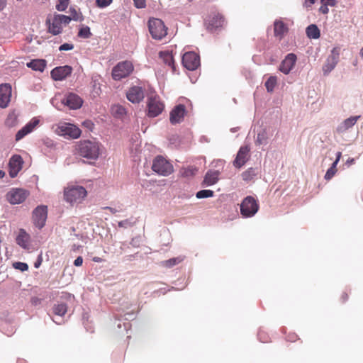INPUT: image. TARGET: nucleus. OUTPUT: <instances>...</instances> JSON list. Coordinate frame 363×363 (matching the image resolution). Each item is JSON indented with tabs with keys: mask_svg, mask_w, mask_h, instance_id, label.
Listing matches in <instances>:
<instances>
[{
	"mask_svg": "<svg viewBox=\"0 0 363 363\" xmlns=\"http://www.w3.org/2000/svg\"><path fill=\"white\" fill-rule=\"evenodd\" d=\"M104 146L96 140L80 141L77 146V152L79 156L89 160L95 161L103 153Z\"/></svg>",
	"mask_w": 363,
	"mask_h": 363,
	"instance_id": "f257e3e1",
	"label": "nucleus"
},
{
	"mask_svg": "<svg viewBox=\"0 0 363 363\" xmlns=\"http://www.w3.org/2000/svg\"><path fill=\"white\" fill-rule=\"evenodd\" d=\"M86 194V190L78 185L68 186L64 191L65 199L71 204L81 203Z\"/></svg>",
	"mask_w": 363,
	"mask_h": 363,
	"instance_id": "f03ea898",
	"label": "nucleus"
},
{
	"mask_svg": "<svg viewBox=\"0 0 363 363\" xmlns=\"http://www.w3.org/2000/svg\"><path fill=\"white\" fill-rule=\"evenodd\" d=\"M52 129L56 134L67 139H76L79 138L81 135V130L79 128L68 123H60L53 125Z\"/></svg>",
	"mask_w": 363,
	"mask_h": 363,
	"instance_id": "7ed1b4c3",
	"label": "nucleus"
},
{
	"mask_svg": "<svg viewBox=\"0 0 363 363\" xmlns=\"http://www.w3.org/2000/svg\"><path fill=\"white\" fill-rule=\"evenodd\" d=\"M149 31L155 40H162L167 34V28L159 18H150L148 21Z\"/></svg>",
	"mask_w": 363,
	"mask_h": 363,
	"instance_id": "20e7f679",
	"label": "nucleus"
},
{
	"mask_svg": "<svg viewBox=\"0 0 363 363\" xmlns=\"http://www.w3.org/2000/svg\"><path fill=\"white\" fill-rule=\"evenodd\" d=\"M152 170L162 176H168L174 171L173 165L162 156L156 157L152 162Z\"/></svg>",
	"mask_w": 363,
	"mask_h": 363,
	"instance_id": "39448f33",
	"label": "nucleus"
},
{
	"mask_svg": "<svg viewBox=\"0 0 363 363\" xmlns=\"http://www.w3.org/2000/svg\"><path fill=\"white\" fill-rule=\"evenodd\" d=\"M259 209L256 200L252 196H247L240 204V213L245 218H250L255 215Z\"/></svg>",
	"mask_w": 363,
	"mask_h": 363,
	"instance_id": "423d86ee",
	"label": "nucleus"
},
{
	"mask_svg": "<svg viewBox=\"0 0 363 363\" xmlns=\"http://www.w3.org/2000/svg\"><path fill=\"white\" fill-rule=\"evenodd\" d=\"M133 65L130 61H123L117 64L112 70V77L115 80H120L130 74Z\"/></svg>",
	"mask_w": 363,
	"mask_h": 363,
	"instance_id": "0eeeda50",
	"label": "nucleus"
},
{
	"mask_svg": "<svg viewBox=\"0 0 363 363\" xmlns=\"http://www.w3.org/2000/svg\"><path fill=\"white\" fill-rule=\"evenodd\" d=\"M340 57V48L337 47L334 48L330 54L327 57L325 64L322 67L323 74L328 75L337 66Z\"/></svg>",
	"mask_w": 363,
	"mask_h": 363,
	"instance_id": "6e6552de",
	"label": "nucleus"
},
{
	"mask_svg": "<svg viewBox=\"0 0 363 363\" xmlns=\"http://www.w3.org/2000/svg\"><path fill=\"white\" fill-rule=\"evenodd\" d=\"M48 218V207L45 205L38 206L33 211L32 218L34 225L41 229L45 225Z\"/></svg>",
	"mask_w": 363,
	"mask_h": 363,
	"instance_id": "1a4fd4ad",
	"label": "nucleus"
},
{
	"mask_svg": "<svg viewBox=\"0 0 363 363\" xmlns=\"http://www.w3.org/2000/svg\"><path fill=\"white\" fill-rule=\"evenodd\" d=\"M164 105L159 96H154L148 98L147 100V116L149 117H156L159 116L164 110Z\"/></svg>",
	"mask_w": 363,
	"mask_h": 363,
	"instance_id": "9d476101",
	"label": "nucleus"
},
{
	"mask_svg": "<svg viewBox=\"0 0 363 363\" xmlns=\"http://www.w3.org/2000/svg\"><path fill=\"white\" fill-rule=\"evenodd\" d=\"M28 192L23 189H11L6 194V199L11 204H19L23 203L27 196Z\"/></svg>",
	"mask_w": 363,
	"mask_h": 363,
	"instance_id": "9b49d317",
	"label": "nucleus"
},
{
	"mask_svg": "<svg viewBox=\"0 0 363 363\" xmlns=\"http://www.w3.org/2000/svg\"><path fill=\"white\" fill-rule=\"evenodd\" d=\"M182 64L189 70H195L200 65L199 56L194 52H187L182 57Z\"/></svg>",
	"mask_w": 363,
	"mask_h": 363,
	"instance_id": "f8f14e48",
	"label": "nucleus"
},
{
	"mask_svg": "<svg viewBox=\"0 0 363 363\" xmlns=\"http://www.w3.org/2000/svg\"><path fill=\"white\" fill-rule=\"evenodd\" d=\"M250 158V147L247 145L242 146L239 149L236 157L233 161V165L236 168L242 167Z\"/></svg>",
	"mask_w": 363,
	"mask_h": 363,
	"instance_id": "ddd939ff",
	"label": "nucleus"
},
{
	"mask_svg": "<svg viewBox=\"0 0 363 363\" xmlns=\"http://www.w3.org/2000/svg\"><path fill=\"white\" fill-rule=\"evenodd\" d=\"M23 159L20 155H15L12 156L9 160V175L11 178L17 176L18 173L22 169Z\"/></svg>",
	"mask_w": 363,
	"mask_h": 363,
	"instance_id": "4468645a",
	"label": "nucleus"
},
{
	"mask_svg": "<svg viewBox=\"0 0 363 363\" xmlns=\"http://www.w3.org/2000/svg\"><path fill=\"white\" fill-rule=\"evenodd\" d=\"M297 57L294 53L288 54L281 62L279 70L284 74H288L294 68Z\"/></svg>",
	"mask_w": 363,
	"mask_h": 363,
	"instance_id": "2eb2a0df",
	"label": "nucleus"
},
{
	"mask_svg": "<svg viewBox=\"0 0 363 363\" xmlns=\"http://www.w3.org/2000/svg\"><path fill=\"white\" fill-rule=\"evenodd\" d=\"M361 118V116H350L343 120L336 128V132L342 134L350 130Z\"/></svg>",
	"mask_w": 363,
	"mask_h": 363,
	"instance_id": "dca6fc26",
	"label": "nucleus"
},
{
	"mask_svg": "<svg viewBox=\"0 0 363 363\" xmlns=\"http://www.w3.org/2000/svg\"><path fill=\"white\" fill-rule=\"evenodd\" d=\"M185 114V106L182 104L177 105L170 112V123L173 125L181 123L183 121Z\"/></svg>",
	"mask_w": 363,
	"mask_h": 363,
	"instance_id": "f3484780",
	"label": "nucleus"
},
{
	"mask_svg": "<svg viewBox=\"0 0 363 363\" xmlns=\"http://www.w3.org/2000/svg\"><path fill=\"white\" fill-rule=\"evenodd\" d=\"M72 68L70 66L65 65L57 67L51 71V77L55 81H61L70 75Z\"/></svg>",
	"mask_w": 363,
	"mask_h": 363,
	"instance_id": "a211bd4d",
	"label": "nucleus"
},
{
	"mask_svg": "<svg viewBox=\"0 0 363 363\" xmlns=\"http://www.w3.org/2000/svg\"><path fill=\"white\" fill-rule=\"evenodd\" d=\"M127 99L133 104H138L144 99V91L142 87L134 86L126 94Z\"/></svg>",
	"mask_w": 363,
	"mask_h": 363,
	"instance_id": "6ab92c4d",
	"label": "nucleus"
},
{
	"mask_svg": "<svg viewBox=\"0 0 363 363\" xmlns=\"http://www.w3.org/2000/svg\"><path fill=\"white\" fill-rule=\"evenodd\" d=\"M11 96V86L9 84L0 85V107L6 108L10 102Z\"/></svg>",
	"mask_w": 363,
	"mask_h": 363,
	"instance_id": "aec40b11",
	"label": "nucleus"
},
{
	"mask_svg": "<svg viewBox=\"0 0 363 363\" xmlns=\"http://www.w3.org/2000/svg\"><path fill=\"white\" fill-rule=\"evenodd\" d=\"M62 103L70 109H78L82 106L83 101L77 94L69 93L63 99Z\"/></svg>",
	"mask_w": 363,
	"mask_h": 363,
	"instance_id": "412c9836",
	"label": "nucleus"
},
{
	"mask_svg": "<svg viewBox=\"0 0 363 363\" xmlns=\"http://www.w3.org/2000/svg\"><path fill=\"white\" fill-rule=\"evenodd\" d=\"M39 119L33 118L24 127L19 130L16 135V140L18 141L23 138L28 133H31L39 124Z\"/></svg>",
	"mask_w": 363,
	"mask_h": 363,
	"instance_id": "4be33fe9",
	"label": "nucleus"
},
{
	"mask_svg": "<svg viewBox=\"0 0 363 363\" xmlns=\"http://www.w3.org/2000/svg\"><path fill=\"white\" fill-rule=\"evenodd\" d=\"M16 244L24 250H30V235L23 228H21L16 238Z\"/></svg>",
	"mask_w": 363,
	"mask_h": 363,
	"instance_id": "5701e85b",
	"label": "nucleus"
},
{
	"mask_svg": "<svg viewBox=\"0 0 363 363\" xmlns=\"http://www.w3.org/2000/svg\"><path fill=\"white\" fill-rule=\"evenodd\" d=\"M57 13L54 15L52 19L47 20V24L48 25V32L54 35L60 34L62 32V26L60 23Z\"/></svg>",
	"mask_w": 363,
	"mask_h": 363,
	"instance_id": "b1692460",
	"label": "nucleus"
},
{
	"mask_svg": "<svg viewBox=\"0 0 363 363\" xmlns=\"http://www.w3.org/2000/svg\"><path fill=\"white\" fill-rule=\"evenodd\" d=\"M225 20L220 13L214 14L206 21L207 28L210 30H214L224 26Z\"/></svg>",
	"mask_w": 363,
	"mask_h": 363,
	"instance_id": "393cba45",
	"label": "nucleus"
},
{
	"mask_svg": "<svg viewBox=\"0 0 363 363\" xmlns=\"http://www.w3.org/2000/svg\"><path fill=\"white\" fill-rule=\"evenodd\" d=\"M288 28L286 24L279 20H276L274 23V35L279 40H281L284 35L287 33Z\"/></svg>",
	"mask_w": 363,
	"mask_h": 363,
	"instance_id": "a878e982",
	"label": "nucleus"
},
{
	"mask_svg": "<svg viewBox=\"0 0 363 363\" xmlns=\"http://www.w3.org/2000/svg\"><path fill=\"white\" fill-rule=\"evenodd\" d=\"M27 67L35 71L43 72L46 67V61L40 59L33 60L27 63Z\"/></svg>",
	"mask_w": 363,
	"mask_h": 363,
	"instance_id": "bb28decb",
	"label": "nucleus"
},
{
	"mask_svg": "<svg viewBox=\"0 0 363 363\" xmlns=\"http://www.w3.org/2000/svg\"><path fill=\"white\" fill-rule=\"evenodd\" d=\"M218 171L208 172L204 177L203 184L206 186H212L215 184L218 180Z\"/></svg>",
	"mask_w": 363,
	"mask_h": 363,
	"instance_id": "cd10ccee",
	"label": "nucleus"
},
{
	"mask_svg": "<svg viewBox=\"0 0 363 363\" xmlns=\"http://www.w3.org/2000/svg\"><path fill=\"white\" fill-rule=\"evenodd\" d=\"M341 155H342V153L340 152H337L336 160L333 162L331 167L327 170V172L325 174V179L326 180H330L335 174V173L337 172L336 167L340 160Z\"/></svg>",
	"mask_w": 363,
	"mask_h": 363,
	"instance_id": "c85d7f7f",
	"label": "nucleus"
},
{
	"mask_svg": "<svg viewBox=\"0 0 363 363\" xmlns=\"http://www.w3.org/2000/svg\"><path fill=\"white\" fill-rule=\"evenodd\" d=\"M306 33L307 36L311 39H318L320 35V30L315 24H311L306 28Z\"/></svg>",
	"mask_w": 363,
	"mask_h": 363,
	"instance_id": "c756f323",
	"label": "nucleus"
},
{
	"mask_svg": "<svg viewBox=\"0 0 363 363\" xmlns=\"http://www.w3.org/2000/svg\"><path fill=\"white\" fill-rule=\"evenodd\" d=\"M159 55L166 65L174 68V60L172 54L167 51H161L160 52Z\"/></svg>",
	"mask_w": 363,
	"mask_h": 363,
	"instance_id": "7c9ffc66",
	"label": "nucleus"
},
{
	"mask_svg": "<svg viewBox=\"0 0 363 363\" xmlns=\"http://www.w3.org/2000/svg\"><path fill=\"white\" fill-rule=\"evenodd\" d=\"M67 311V306L65 303H58L54 306L53 313L55 315L62 317Z\"/></svg>",
	"mask_w": 363,
	"mask_h": 363,
	"instance_id": "2f4dec72",
	"label": "nucleus"
},
{
	"mask_svg": "<svg viewBox=\"0 0 363 363\" xmlns=\"http://www.w3.org/2000/svg\"><path fill=\"white\" fill-rule=\"evenodd\" d=\"M267 133L264 129L261 130L258 133L256 139L257 145H266L267 143Z\"/></svg>",
	"mask_w": 363,
	"mask_h": 363,
	"instance_id": "473e14b6",
	"label": "nucleus"
},
{
	"mask_svg": "<svg viewBox=\"0 0 363 363\" xmlns=\"http://www.w3.org/2000/svg\"><path fill=\"white\" fill-rule=\"evenodd\" d=\"M111 112L116 117L118 118H121L126 113L125 108L119 104L113 105L111 107Z\"/></svg>",
	"mask_w": 363,
	"mask_h": 363,
	"instance_id": "72a5a7b5",
	"label": "nucleus"
},
{
	"mask_svg": "<svg viewBox=\"0 0 363 363\" xmlns=\"http://www.w3.org/2000/svg\"><path fill=\"white\" fill-rule=\"evenodd\" d=\"M69 13H70V18L72 20L75 21H82L84 20V16L82 14L81 12H79L78 10H77L75 8L70 7L69 8Z\"/></svg>",
	"mask_w": 363,
	"mask_h": 363,
	"instance_id": "f704fd0d",
	"label": "nucleus"
},
{
	"mask_svg": "<svg viewBox=\"0 0 363 363\" xmlns=\"http://www.w3.org/2000/svg\"><path fill=\"white\" fill-rule=\"evenodd\" d=\"M256 175L255 170L253 168H249L242 174V178L245 182L251 181Z\"/></svg>",
	"mask_w": 363,
	"mask_h": 363,
	"instance_id": "c9c22d12",
	"label": "nucleus"
},
{
	"mask_svg": "<svg viewBox=\"0 0 363 363\" xmlns=\"http://www.w3.org/2000/svg\"><path fill=\"white\" fill-rule=\"evenodd\" d=\"M277 84V77L272 76L265 82V87L268 92H272Z\"/></svg>",
	"mask_w": 363,
	"mask_h": 363,
	"instance_id": "e433bc0d",
	"label": "nucleus"
},
{
	"mask_svg": "<svg viewBox=\"0 0 363 363\" xmlns=\"http://www.w3.org/2000/svg\"><path fill=\"white\" fill-rule=\"evenodd\" d=\"M213 195H214L213 191L209 190V189H204V190L199 191L196 193V196L197 199H201L213 197Z\"/></svg>",
	"mask_w": 363,
	"mask_h": 363,
	"instance_id": "4c0bfd02",
	"label": "nucleus"
},
{
	"mask_svg": "<svg viewBox=\"0 0 363 363\" xmlns=\"http://www.w3.org/2000/svg\"><path fill=\"white\" fill-rule=\"evenodd\" d=\"M183 260V258L178 257H174L171 258L168 260H165L162 262L163 266L170 268L173 266L180 263Z\"/></svg>",
	"mask_w": 363,
	"mask_h": 363,
	"instance_id": "58836bf2",
	"label": "nucleus"
},
{
	"mask_svg": "<svg viewBox=\"0 0 363 363\" xmlns=\"http://www.w3.org/2000/svg\"><path fill=\"white\" fill-rule=\"evenodd\" d=\"M91 35L90 28L89 26H82L78 33V36L82 38H89Z\"/></svg>",
	"mask_w": 363,
	"mask_h": 363,
	"instance_id": "ea45409f",
	"label": "nucleus"
},
{
	"mask_svg": "<svg viewBox=\"0 0 363 363\" xmlns=\"http://www.w3.org/2000/svg\"><path fill=\"white\" fill-rule=\"evenodd\" d=\"M197 172V169L196 167H189L186 169H184L182 172V175L184 177H189L194 176Z\"/></svg>",
	"mask_w": 363,
	"mask_h": 363,
	"instance_id": "a19ab883",
	"label": "nucleus"
},
{
	"mask_svg": "<svg viewBox=\"0 0 363 363\" xmlns=\"http://www.w3.org/2000/svg\"><path fill=\"white\" fill-rule=\"evenodd\" d=\"M69 0H59L58 4L56 5V9L59 11H64L66 10L69 5Z\"/></svg>",
	"mask_w": 363,
	"mask_h": 363,
	"instance_id": "79ce46f5",
	"label": "nucleus"
},
{
	"mask_svg": "<svg viewBox=\"0 0 363 363\" xmlns=\"http://www.w3.org/2000/svg\"><path fill=\"white\" fill-rule=\"evenodd\" d=\"M13 267L16 269H19L21 272H24L28 270V266L26 263L21 262H16L13 264Z\"/></svg>",
	"mask_w": 363,
	"mask_h": 363,
	"instance_id": "37998d69",
	"label": "nucleus"
},
{
	"mask_svg": "<svg viewBox=\"0 0 363 363\" xmlns=\"http://www.w3.org/2000/svg\"><path fill=\"white\" fill-rule=\"evenodd\" d=\"M58 18L60 19V23L62 25H67L72 21L69 16L63 15V14H57Z\"/></svg>",
	"mask_w": 363,
	"mask_h": 363,
	"instance_id": "c03bdc74",
	"label": "nucleus"
},
{
	"mask_svg": "<svg viewBox=\"0 0 363 363\" xmlns=\"http://www.w3.org/2000/svg\"><path fill=\"white\" fill-rule=\"evenodd\" d=\"M112 2V0H96V4L99 8H105L109 6Z\"/></svg>",
	"mask_w": 363,
	"mask_h": 363,
	"instance_id": "a18cd8bd",
	"label": "nucleus"
},
{
	"mask_svg": "<svg viewBox=\"0 0 363 363\" xmlns=\"http://www.w3.org/2000/svg\"><path fill=\"white\" fill-rule=\"evenodd\" d=\"M134 5L138 9H143L146 6L145 0H133Z\"/></svg>",
	"mask_w": 363,
	"mask_h": 363,
	"instance_id": "49530a36",
	"label": "nucleus"
},
{
	"mask_svg": "<svg viewBox=\"0 0 363 363\" xmlns=\"http://www.w3.org/2000/svg\"><path fill=\"white\" fill-rule=\"evenodd\" d=\"M74 48V45L70 43H64L61 45L59 48V50L60 51H67V50H71Z\"/></svg>",
	"mask_w": 363,
	"mask_h": 363,
	"instance_id": "de8ad7c7",
	"label": "nucleus"
},
{
	"mask_svg": "<svg viewBox=\"0 0 363 363\" xmlns=\"http://www.w3.org/2000/svg\"><path fill=\"white\" fill-rule=\"evenodd\" d=\"M131 225V223L128 220H123L118 222V226L121 228H128Z\"/></svg>",
	"mask_w": 363,
	"mask_h": 363,
	"instance_id": "09e8293b",
	"label": "nucleus"
},
{
	"mask_svg": "<svg viewBox=\"0 0 363 363\" xmlns=\"http://www.w3.org/2000/svg\"><path fill=\"white\" fill-rule=\"evenodd\" d=\"M322 4H325L328 6H335L337 4L336 0H320Z\"/></svg>",
	"mask_w": 363,
	"mask_h": 363,
	"instance_id": "8fccbe9b",
	"label": "nucleus"
},
{
	"mask_svg": "<svg viewBox=\"0 0 363 363\" xmlns=\"http://www.w3.org/2000/svg\"><path fill=\"white\" fill-rule=\"evenodd\" d=\"M319 11L320 13L323 14H327L329 12V9L325 4H322V6L320 7Z\"/></svg>",
	"mask_w": 363,
	"mask_h": 363,
	"instance_id": "3c124183",
	"label": "nucleus"
},
{
	"mask_svg": "<svg viewBox=\"0 0 363 363\" xmlns=\"http://www.w3.org/2000/svg\"><path fill=\"white\" fill-rule=\"evenodd\" d=\"M83 259L82 257H78L76 258V259L74 262V264L77 267H79L82 264Z\"/></svg>",
	"mask_w": 363,
	"mask_h": 363,
	"instance_id": "603ef678",
	"label": "nucleus"
},
{
	"mask_svg": "<svg viewBox=\"0 0 363 363\" xmlns=\"http://www.w3.org/2000/svg\"><path fill=\"white\" fill-rule=\"evenodd\" d=\"M130 244L135 247H138L139 246V240L138 238H133L132 239Z\"/></svg>",
	"mask_w": 363,
	"mask_h": 363,
	"instance_id": "864d4df0",
	"label": "nucleus"
},
{
	"mask_svg": "<svg viewBox=\"0 0 363 363\" xmlns=\"http://www.w3.org/2000/svg\"><path fill=\"white\" fill-rule=\"evenodd\" d=\"M315 0H305L304 6L306 7H310L315 3Z\"/></svg>",
	"mask_w": 363,
	"mask_h": 363,
	"instance_id": "5fc2aeb1",
	"label": "nucleus"
},
{
	"mask_svg": "<svg viewBox=\"0 0 363 363\" xmlns=\"http://www.w3.org/2000/svg\"><path fill=\"white\" fill-rule=\"evenodd\" d=\"M6 0H0V11L4 9L6 6Z\"/></svg>",
	"mask_w": 363,
	"mask_h": 363,
	"instance_id": "6e6d98bb",
	"label": "nucleus"
},
{
	"mask_svg": "<svg viewBox=\"0 0 363 363\" xmlns=\"http://www.w3.org/2000/svg\"><path fill=\"white\" fill-rule=\"evenodd\" d=\"M84 124L86 125L89 128H92L93 123L90 121H84Z\"/></svg>",
	"mask_w": 363,
	"mask_h": 363,
	"instance_id": "4d7b16f0",
	"label": "nucleus"
},
{
	"mask_svg": "<svg viewBox=\"0 0 363 363\" xmlns=\"http://www.w3.org/2000/svg\"><path fill=\"white\" fill-rule=\"evenodd\" d=\"M106 208L109 210L110 212L112 213H116V212H118V211L116 208H113L112 207H106Z\"/></svg>",
	"mask_w": 363,
	"mask_h": 363,
	"instance_id": "13d9d810",
	"label": "nucleus"
},
{
	"mask_svg": "<svg viewBox=\"0 0 363 363\" xmlns=\"http://www.w3.org/2000/svg\"><path fill=\"white\" fill-rule=\"evenodd\" d=\"M38 301H39V300L37 298H32V302L33 304H37Z\"/></svg>",
	"mask_w": 363,
	"mask_h": 363,
	"instance_id": "bf43d9fd",
	"label": "nucleus"
},
{
	"mask_svg": "<svg viewBox=\"0 0 363 363\" xmlns=\"http://www.w3.org/2000/svg\"><path fill=\"white\" fill-rule=\"evenodd\" d=\"M354 159L353 158H351V159H349L347 161V164H352L354 162Z\"/></svg>",
	"mask_w": 363,
	"mask_h": 363,
	"instance_id": "052dcab7",
	"label": "nucleus"
},
{
	"mask_svg": "<svg viewBox=\"0 0 363 363\" xmlns=\"http://www.w3.org/2000/svg\"><path fill=\"white\" fill-rule=\"evenodd\" d=\"M4 175H5L4 172L2 170H0V179L3 178L4 177Z\"/></svg>",
	"mask_w": 363,
	"mask_h": 363,
	"instance_id": "680f3d73",
	"label": "nucleus"
},
{
	"mask_svg": "<svg viewBox=\"0 0 363 363\" xmlns=\"http://www.w3.org/2000/svg\"><path fill=\"white\" fill-rule=\"evenodd\" d=\"M342 298H343V301H345L347 299V295L344 294Z\"/></svg>",
	"mask_w": 363,
	"mask_h": 363,
	"instance_id": "e2e57ef3",
	"label": "nucleus"
},
{
	"mask_svg": "<svg viewBox=\"0 0 363 363\" xmlns=\"http://www.w3.org/2000/svg\"><path fill=\"white\" fill-rule=\"evenodd\" d=\"M352 64H353V65H354V66H357V64H358V60H357V59H356V60H354L353 61V63H352Z\"/></svg>",
	"mask_w": 363,
	"mask_h": 363,
	"instance_id": "0e129e2a",
	"label": "nucleus"
},
{
	"mask_svg": "<svg viewBox=\"0 0 363 363\" xmlns=\"http://www.w3.org/2000/svg\"><path fill=\"white\" fill-rule=\"evenodd\" d=\"M359 55L363 57V48L360 50Z\"/></svg>",
	"mask_w": 363,
	"mask_h": 363,
	"instance_id": "69168bd1",
	"label": "nucleus"
},
{
	"mask_svg": "<svg viewBox=\"0 0 363 363\" xmlns=\"http://www.w3.org/2000/svg\"><path fill=\"white\" fill-rule=\"evenodd\" d=\"M40 262H38V263H37V262H36V263L35 264V267L36 268H37V267H39V265H40Z\"/></svg>",
	"mask_w": 363,
	"mask_h": 363,
	"instance_id": "338daca9",
	"label": "nucleus"
},
{
	"mask_svg": "<svg viewBox=\"0 0 363 363\" xmlns=\"http://www.w3.org/2000/svg\"><path fill=\"white\" fill-rule=\"evenodd\" d=\"M94 260L95 262H99V258L94 257Z\"/></svg>",
	"mask_w": 363,
	"mask_h": 363,
	"instance_id": "774afa93",
	"label": "nucleus"
}]
</instances>
